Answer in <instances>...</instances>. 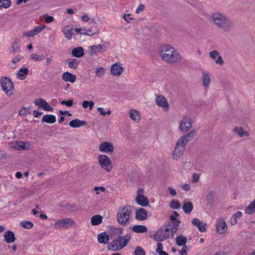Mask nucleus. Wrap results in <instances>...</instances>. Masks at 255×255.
I'll use <instances>...</instances> for the list:
<instances>
[{
	"label": "nucleus",
	"instance_id": "nucleus-19",
	"mask_svg": "<svg viewBox=\"0 0 255 255\" xmlns=\"http://www.w3.org/2000/svg\"><path fill=\"white\" fill-rule=\"evenodd\" d=\"M232 131L240 137H248L250 135L249 132L244 130L242 127L236 126L233 128Z\"/></svg>",
	"mask_w": 255,
	"mask_h": 255
},
{
	"label": "nucleus",
	"instance_id": "nucleus-41",
	"mask_svg": "<svg viewBox=\"0 0 255 255\" xmlns=\"http://www.w3.org/2000/svg\"><path fill=\"white\" fill-rule=\"evenodd\" d=\"M76 79V77L75 75L68 72H65V81L74 83L75 82Z\"/></svg>",
	"mask_w": 255,
	"mask_h": 255
},
{
	"label": "nucleus",
	"instance_id": "nucleus-30",
	"mask_svg": "<svg viewBox=\"0 0 255 255\" xmlns=\"http://www.w3.org/2000/svg\"><path fill=\"white\" fill-rule=\"evenodd\" d=\"M84 54V50L82 47H78L74 48L72 51V55L77 58L82 57Z\"/></svg>",
	"mask_w": 255,
	"mask_h": 255
},
{
	"label": "nucleus",
	"instance_id": "nucleus-8",
	"mask_svg": "<svg viewBox=\"0 0 255 255\" xmlns=\"http://www.w3.org/2000/svg\"><path fill=\"white\" fill-rule=\"evenodd\" d=\"M192 126V121L188 116H183L179 122V129L183 132L188 131Z\"/></svg>",
	"mask_w": 255,
	"mask_h": 255
},
{
	"label": "nucleus",
	"instance_id": "nucleus-27",
	"mask_svg": "<svg viewBox=\"0 0 255 255\" xmlns=\"http://www.w3.org/2000/svg\"><path fill=\"white\" fill-rule=\"evenodd\" d=\"M147 216V212L145 209L140 208L137 210L135 214L136 219L140 221L145 220Z\"/></svg>",
	"mask_w": 255,
	"mask_h": 255
},
{
	"label": "nucleus",
	"instance_id": "nucleus-43",
	"mask_svg": "<svg viewBox=\"0 0 255 255\" xmlns=\"http://www.w3.org/2000/svg\"><path fill=\"white\" fill-rule=\"evenodd\" d=\"M187 242V238L183 236H179L176 238V243L179 246H185Z\"/></svg>",
	"mask_w": 255,
	"mask_h": 255
},
{
	"label": "nucleus",
	"instance_id": "nucleus-39",
	"mask_svg": "<svg viewBox=\"0 0 255 255\" xmlns=\"http://www.w3.org/2000/svg\"><path fill=\"white\" fill-rule=\"evenodd\" d=\"M22 56L19 55L15 56L9 62V67L12 69L15 68L16 67V64L19 62L22 59Z\"/></svg>",
	"mask_w": 255,
	"mask_h": 255
},
{
	"label": "nucleus",
	"instance_id": "nucleus-46",
	"mask_svg": "<svg viewBox=\"0 0 255 255\" xmlns=\"http://www.w3.org/2000/svg\"><path fill=\"white\" fill-rule=\"evenodd\" d=\"M43 57H44L43 55H40L37 54L33 53L29 55V59L35 61H39L43 59Z\"/></svg>",
	"mask_w": 255,
	"mask_h": 255
},
{
	"label": "nucleus",
	"instance_id": "nucleus-13",
	"mask_svg": "<svg viewBox=\"0 0 255 255\" xmlns=\"http://www.w3.org/2000/svg\"><path fill=\"white\" fill-rule=\"evenodd\" d=\"M196 134V130L192 129L189 132L182 135L178 140L186 145L188 141L192 140L195 137Z\"/></svg>",
	"mask_w": 255,
	"mask_h": 255
},
{
	"label": "nucleus",
	"instance_id": "nucleus-5",
	"mask_svg": "<svg viewBox=\"0 0 255 255\" xmlns=\"http://www.w3.org/2000/svg\"><path fill=\"white\" fill-rule=\"evenodd\" d=\"M1 86L2 90L7 96H10L13 94L14 85L10 79L7 77H3L0 79Z\"/></svg>",
	"mask_w": 255,
	"mask_h": 255
},
{
	"label": "nucleus",
	"instance_id": "nucleus-3",
	"mask_svg": "<svg viewBox=\"0 0 255 255\" xmlns=\"http://www.w3.org/2000/svg\"><path fill=\"white\" fill-rule=\"evenodd\" d=\"M130 239V236L128 234L121 236L116 240L112 241L109 245L108 248L113 251H119L127 246Z\"/></svg>",
	"mask_w": 255,
	"mask_h": 255
},
{
	"label": "nucleus",
	"instance_id": "nucleus-56",
	"mask_svg": "<svg viewBox=\"0 0 255 255\" xmlns=\"http://www.w3.org/2000/svg\"><path fill=\"white\" fill-rule=\"evenodd\" d=\"M178 216L179 214L177 212H173V215L170 216V219L171 222L169 223L172 224L176 221H179L178 220L176 219V217H178Z\"/></svg>",
	"mask_w": 255,
	"mask_h": 255
},
{
	"label": "nucleus",
	"instance_id": "nucleus-31",
	"mask_svg": "<svg viewBox=\"0 0 255 255\" xmlns=\"http://www.w3.org/2000/svg\"><path fill=\"white\" fill-rule=\"evenodd\" d=\"M243 216L242 212L241 211H238L237 213L233 215L231 218L230 223L232 226L236 225L238 223V220L241 218Z\"/></svg>",
	"mask_w": 255,
	"mask_h": 255
},
{
	"label": "nucleus",
	"instance_id": "nucleus-62",
	"mask_svg": "<svg viewBox=\"0 0 255 255\" xmlns=\"http://www.w3.org/2000/svg\"><path fill=\"white\" fill-rule=\"evenodd\" d=\"M192 181L194 183H196L199 181V175L196 173H194L192 175Z\"/></svg>",
	"mask_w": 255,
	"mask_h": 255
},
{
	"label": "nucleus",
	"instance_id": "nucleus-11",
	"mask_svg": "<svg viewBox=\"0 0 255 255\" xmlns=\"http://www.w3.org/2000/svg\"><path fill=\"white\" fill-rule=\"evenodd\" d=\"M45 27L46 26L44 25L36 26L32 29L24 31L22 34L25 37L32 38L41 32Z\"/></svg>",
	"mask_w": 255,
	"mask_h": 255
},
{
	"label": "nucleus",
	"instance_id": "nucleus-36",
	"mask_svg": "<svg viewBox=\"0 0 255 255\" xmlns=\"http://www.w3.org/2000/svg\"><path fill=\"white\" fill-rule=\"evenodd\" d=\"M103 217L101 215H96L93 216L91 219V222L93 226H97L102 222Z\"/></svg>",
	"mask_w": 255,
	"mask_h": 255
},
{
	"label": "nucleus",
	"instance_id": "nucleus-51",
	"mask_svg": "<svg viewBox=\"0 0 255 255\" xmlns=\"http://www.w3.org/2000/svg\"><path fill=\"white\" fill-rule=\"evenodd\" d=\"M41 108L46 111L52 112L53 111V108L46 101L43 103Z\"/></svg>",
	"mask_w": 255,
	"mask_h": 255
},
{
	"label": "nucleus",
	"instance_id": "nucleus-49",
	"mask_svg": "<svg viewBox=\"0 0 255 255\" xmlns=\"http://www.w3.org/2000/svg\"><path fill=\"white\" fill-rule=\"evenodd\" d=\"M95 73L97 77H102L105 74V69L103 67H99L96 70Z\"/></svg>",
	"mask_w": 255,
	"mask_h": 255
},
{
	"label": "nucleus",
	"instance_id": "nucleus-6",
	"mask_svg": "<svg viewBox=\"0 0 255 255\" xmlns=\"http://www.w3.org/2000/svg\"><path fill=\"white\" fill-rule=\"evenodd\" d=\"M185 145L177 140L175 146L172 151V158L173 160L177 161L183 155L185 151Z\"/></svg>",
	"mask_w": 255,
	"mask_h": 255
},
{
	"label": "nucleus",
	"instance_id": "nucleus-54",
	"mask_svg": "<svg viewBox=\"0 0 255 255\" xmlns=\"http://www.w3.org/2000/svg\"><path fill=\"white\" fill-rule=\"evenodd\" d=\"M76 28L73 29H70L69 30H67V32L66 33V37L68 39H71L72 37L73 36L74 33V32H75Z\"/></svg>",
	"mask_w": 255,
	"mask_h": 255
},
{
	"label": "nucleus",
	"instance_id": "nucleus-47",
	"mask_svg": "<svg viewBox=\"0 0 255 255\" xmlns=\"http://www.w3.org/2000/svg\"><path fill=\"white\" fill-rule=\"evenodd\" d=\"M11 5L10 0H0V7L3 8H7Z\"/></svg>",
	"mask_w": 255,
	"mask_h": 255
},
{
	"label": "nucleus",
	"instance_id": "nucleus-7",
	"mask_svg": "<svg viewBox=\"0 0 255 255\" xmlns=\"http://www.w3.org/2000/svg\"><path fill=\"white\" fill-rule=\"evenodd\" d=\"M98 161L102 168L108 172L111 170L113 167L112 162L107 155L105 154L100 155L98 157Z\"/></svg>",
	"mask_w": 255,
	"mask_h": 255
},
{
	"label": "nucleus",
	"instance_id": "nucleus-57",
	"mask_svg": "<svg viewBox=\"0 0 255 255\" xmlns=\"http://www.w3.org/2000/svg\"><path fill=\"white\" fill-rule=\"evenodd\" d=\"M55 226L57 229H61L64 227V220H61L57 221L55 223Z\"/></svg>",
	"mask_w": 255,
	"mask_h": 255
},
{
	"label": "nucleus",
	"instance_id": "nucleus-60",
	"mask_svg": "<svg viewBox=\"0 0 255 255\" xmlns=\"http://www.w3.org/2000/svg\"><path fill=\"white\" fill-rule=\"evenodd\" d=\"M94 190L96 191V194L98 195L100 194L99 191H101L102 192H105L106 190V189L104 187L100 186V187H96L94 188Z\"/></svg>",
	"mask_w": 255,
	"mask_h": 255
},
{
	"label": "nucleus",
	"instance_id": "nucleus-12",
	"mask_svg": "<svg viewBox=\"0 0 255 255\" xmlns=\"http://www.w3.org/2000/svg\"><path fill=\"white\" fill-rule=\"evenodd\" d=\"M216 229L220 235L224 234L228 230L227 223L224 218H219L216 222Z\"/></svg>",
	"mask_w": 255,
	"mask_h": 255
},
{
	"label": "nucleus",
	"instance_id": "nucleus-64",
	"mask_svg": "<svg viewBox=\"0 0 255 255\" xmlns=\"http://www.w3.org/2000/svg\"><path fill=\"white\" fill-rule=\"evenodd\" d=\"M187 249L188 248L187 246H184L180 251L181 255H186Z\"/></svg>",
	"mask_w": 255,
	"mask_h": 255
},
{
	"label": "nucleus",
	"instance_id": "nucleus-4",
	"mask_svg": "<svg viewBox=\"0 0 255 255\" xmlns=\"http://www.w3.org/2000/svg\"><path fill=\"white\" fill-rule=\"evenodd\" d=\"M217 26L224 30H228L233 26V23L227 17H210Z\"/></svg>",
	"mask_w": 255,
	"mask_h": 255
},
{
	"label": "nucleus",
	"instance_id": "nucleus-48",
	"mask_svg": "<svg viewBox=\"0 0 255 255\" xmlns=\"http://www.w3.org/2000/svg\"><path fill=\"white\" fill-rule=\"evenodd\" d=\"M94 106V103L93 101L89 102L88 101H84L82 103V107L84 109L87 108L89 107L90 110H92Z\"/></svg>",
	"mask_w": 255,
	"mask_h": 255
},
{
	"label": "nucleus",
	"instance_id": "nucleus-15",
	"mask_svg": "<svg viewBox=\"0 0 255 255\" xmlns=\"http://www.w3.org/2000/svg\"><path fill=\"white\" fill-rule=\"evenodd\" d=\"M153 239L157 241H162L169 238V236L166 233L164 228L159 229L154 235Z\"/></svg>",
	"mask_w": 255,
	"mask_h": 255
},
{
	"label": "nucleus",
	"instance_id": "nucleus-44",
	"mask_svg": "<svg viewBox=\"0 0 255 255\" xmlns=\"http://www.w3.org/2000/svg\"><path fill=\"white\" fill-rule=\"evenodd\" d=\"M19 225L20 227L26 229H29L33 227V224L31 222L26 221H21Z\"/></svg>",
	"mask_w": 255,
	"mask_h": 255
},
{
	"label": "nucleus",
	"instance_id": "nucleus-26",
	"mask_svg": "<svg viewBox=\"0 0 255 255\" xmlns=\"http://www.w3.org/2000/svg\"><path fill=\"white\" fill-rule=\"evenodd\" d=\"M3 237L4 241L7 243H13L16 240L14 233L11 231L5 232L3 235Z\"/></svg>",
	"mask_w": 255,
	"mask_h": 255
},
{
	"label": "nucleus",
	"instance_id": "nucleus-32",
	"mask_svg": "<svg viewBox=\"0 0 255 255\" xmlns=\"http://www.w3.org/2000/svg\"><path fill=\"white\" fill-rule=\"evenodd\" d=\"M28 71L27 68H20L17 74V78L20 80H24L28 74Z\"/></svg>",
	"mask_w": 255,
	"mask_h": 255
},
{
	"label": "nucleus",
	"instance_id": "nucleus-18",
	"mask_svg": "<svg viewBox=\"0 0 255 255\" xmlns=\"http://www.w3.org/2000/svg\"><path fill=\"white\" fill-rule=\"evenodd\" d=\"M156 103L159 107H162L165 111L169 109V104L166 98L162 95H159L156 97Z\"/></svg>",
	"mask_w": 255,
	"mask_h": 255
},
{
	"label": "nucleus",
	"instance_id": "nucleus-34",
	"mask_svg": "<svg viewBox=\"0 0 255 255\" xmlns=\"http://www.w3.org/2000/svg\"><path fill=\"white\" fill-rule=\"evenodd\" d=\"M98 242L103 244H107L109 243V236L105 233H102L98 236Z\"/></svg>",
	"mask_w": 255,
	"mask_h": 255
},
{
	"label": "nucleus",
	"instance_id": "nucleus-14",
	"mask_svg": "<svg viewBox=\"0 0 255 255\" xmlns=\"http://www.w3.org/2000/svg\"><path fill=\"white\" fill-rule=\"evenodd\" d=\"M179 223L180 221H176L172 224L168 223L164 226V229L166 233L168 234L169 238L172 237L174 234L176 233L178 229Z\"/></svg>",
	"mask_w": 255,
	"mask_h": 255
},
{
	"label": "nucleus",
	"instance_id": "nucleus-20",
	"mask_svg": "<svg viewBox=\"0 0 255 255\" xmlns=\"http://www.w3.org/2000/svg\"><path fill=\"white\" fill-rule=\"evenodd\" d=\"M123 71V68L119 63L114 64L111 68V74L114 76L120 75Z\"/></svg>",
	"mask_w": 255,
	"mask_h": 255
},
{
	"label": "nucleus",
	"instance_id": "nucleus-53",
	"mask_svg": "<svg viewBox=\"0 0 255 255\" xmlns=\"http://www.w3.org/2000/svg\"><path fill=\"white\" fill-rule=\"evenodd\" d=\"M170 206L172 209H177L180 208V204L178 201L172 200L170 203Z\"/></svg>",
	"mask_w": 255,
	"mask_h": 255
},
{
	"label": "nucleus",
	"instance_id": "nucleus-59",
	"mask_svg": "<svg viewBox=\"0 0 255 255\" xmlns=\"http://www.w3.org/2000/svg\"><path fill=\"white\" fill-rule=\"evenodd\" d=\"M65 208H66V209H67L69 211H73L76 210V207L74 205H72L69 203H67L65 205Z\"/></svg>",
	"mask_w": 255,
	"mask_h": 255
},
{
	"label": "nucleus",
	"instance_id": "nucleus-38",
	"mask_svg": "<svg viewBox=\"0 0 255 255\" xmlns=\"http://www.w3.org/2000/svg\"><path fill=\"white\" fill-rule=\"evenodd\" d=\"M42 122L49 124H53L56 121V118L52 115H46L41 120Z\"/></svg>",
	"mask_w": 255,
	"mask_h": 255
},
{
	"label": "nucleus",
	"instance_id": "nucleus-52",
	"mask_svg": "<svg viewBox=\"0 0 255 255\" xmlns=\"http://www.w3.org/2000/svg\"><path fill=\"white\" fill-rule=\"evenodd\" d=\"M74 225V222L71 219H65V228H70Z\"/></svg>",
	"mask_w": 255,
	"mask_h": 255
},
{
	"label": "nucleus",
	"instance_id": "nucleus-9",
	"mask_svg": "<svg viewBox=\"0 0 255 255\" xmlns=\"http://www.w3.org/2000/svg\"><path fill=\"white\" fill-rule=\"evenodd\" d=\"M109 47V44L108 43L93 45L90 47V54L91 55H97L98 53L107 51Z\"/></svg>",
	"mask_w": 255,
	"mask_h": 255
},
{
	"label": "nucleus",
	"instance_id": "nucleus-28",
	"mask_svg": "<svg viewBox=\"0 0 255 255\" xmlns=\"http://www.w3.org/2000/svg\"><path fill=\"white\" fill-rule=\"evenodd\" d=\"M13 147L16 150L28 149L30 148V144L28 142L18 141L14 144Z\"/></svg>",
	"mask_w": 255,
	"mask_h": 255
},
{
	"label": "nucleus",
	"instance_id": "nucleus-23",
	"mask_svg": "<svg viewBox=\"0 0 255 255\" xmlns=\"http://www.w3.org/2000/svg\"><path fill=\"white\" fill-rule=\"evenodd\" d=\"M21 50V43L20 40L15 38L12 43L11 48L10 49V52L13 54L20 52Z\"/></svg>",
	"mask_w": 255,
	"mask_h": 255
},
{
	"label": "nucleus",
	"instance_id": "nucleus-22",
	"mask_svg": "<svg viewBox=\"0 0 255 255\" xmlns=\"http://www.w3.org/2000/svg\"><path fill=\"white\" fill-rule=\"evenodd\" d=\"M75 32L77 33H81V34L88 35L89 36H92L96 34V31L94 30L92 27L90 28H77L75 29Z\"/></svg>",
	"mask_w": 255,
	"mask_h": 255
},
{
	"label": "nucleus",
	"instance_id": "nucleus-61",
	"mask_svg": "<svg viewBox=\"0 0 255 255\" xmlns=\"http://www.w3.org/2000/svg\"><path fill=\"white\" fill-rule=\"evenodd\" d=\"M123 19L127 23H133L134 22V18L133 17H123Z\"/></svg>",
	"mask_w": 255,
	"mask_h": 255
},
{
	"label": "nucleus",
	"instance_id": "nucleus-17",
	"mask_svg": "<svg viewBox=\"0 0 255 255\" xmlns=\"http://www.w3.org/2000/svg\"><path fill=\"white\" fill-rule=\"evenodd\" d=\"M114 150L113 144L111 142L105 141L99 145V150L103 152H112Z\"/></svg>",
	"mask_w": 255,
	"mask_h": 255
},
{
	"label": "nucleus",
	"instance_id": "nucleus-2",
	"mask_svg": "<svg viewBox=\"0 0 255 255\" xmlns=\"http://www.w3.org/2000/svg\"><path fill=\"white\" fill-rule=\"evenodd\" d=\"M131 215V208L129 205H125L119 208L117 214V221L121 225L125 226L129 222Z\"/></svg>",
	"mask_w": 255,
	"mask_h": 255
},
{
	"label": "nucleus",
	"instance_id": "nucleus-16",
	"mask_svg": "<svg viewBox=\"0 0 255 255\" xmlns=\"http://www.w3.org/2000/svg\"><path fill=\"white\" fill-rule=\"evenodd\" d=\"M201 80L203 87L206 89L208 88L211 83V78L209 72L202 71L201 72Z\"/></svg>",
	"mask_w": 255,
	"mask_h": 255
},
{
	"label": "nucleus",
	"instance_id": "nucleus-33",
	"mask_svg": "<svg viewBox=\"0 0 255 255\" xmlns=\"http://www.w3.org/2000/svg\"><path fill=\"white\" fill-rule=\"evenodd\" d=\"M81 19L82 21L88 22L92 27L96 25L98 22H99L98 18L96 19L93 17H81Z\"/></svg>",
	"mask_w": 255,
	"mask_h": 255
},
{
	"label": "nucleus",
	"instance_id": "nucleus-35",
	"mask_svg": "<svg viewBox=\"0 0 255 255\" xmlns=\"http://www.w3.org/2000/svg\"><path fill=\"white\" fill-rule=\"evenodd\" d=\"M245 213L248 215L255 213V199L246 207Z\"/></svg>",
	"mask_w": 255,
	"mask_h": 255
},
{
	"label": "nucleus",
	"instance_id": "nucleus-45",
	"mask_svg": "<svg viewBox=\"0 0 255 255\" xmlns=\"http://www.w3.org/2000/svg\"><path fill=\"white\" fill-rule=\"evenodd\" d=\"M214 192L213 191H210L206 197V200L209 205H211L214 202Z\"/></svg>",
	"mask_w": 255,
	"mask_h": 255
},
{
	"label": "nucleus",
	"instance_id": "nucleus-63",
	"mask_svg": "<svg viewBox=\"0 0 255 255\" xmlns=\"http://www.w3.org/2000/svg\"><path fill=\"white\" fill-rule=\"evenodd\" d=\"M181 188L185 191H188L190 189V185L189 184H183L180 185Z\"/></svg>",
	"mask_w": 255,
	"mask_h": 255
},
{
	"label": "nucleus",
	"instance_id": "nucleus-10",
	"mask_svg": "<svg viewBox=\"0 0 255 255\" xmlns=\"http://www.w3.org/2000/svg\"><path fill=\"white\" fill-rule=\"evenodd\" d=\"M144 190L142 188H138L137 191L136 202L142 207H146L149 204L147 197L143 195Z\"/></svg>",
	"mask_w": 255,
	"mask_h": 255
},
{
	"label": "nucleus",
	"instance_id": "nucleus-21",
	"mask_svg": "<svg viewBox=\"0 0 255 255\" xmlns=\"http://www.w3.org/2000/svg\"><path fill=\"white\" fill-rule=\"evenodd\" d=\"M128 115L130 119L135 122L138 123L140 121V114L135 109H131L128 111Z\"/></svg>",
	"mask_w": 255,
	"mask_h": 255
},
{
	"label": "nucleus",
	"instance_id": "nucleus-25",
	"mask_svg": "<svg viewBox=\"0 0 255 255\" xmlns=\"http://www.w3.org/2000/svg\"><path fill=\"white\" fill-rule=\"evenodd\" d=\"M192 224L197 227L198 230L201 232H204L206 230L207 224L201 222L198 218H194L192 221Z\"/></svg>",
	"mask_w": 255,
	"mask_h": 255
},
{
	"label": "nucleus",
	"instance_id": "nucleus-1",
	"mask_svg": "<svg viewBox=\"0 0 255 255\" xmlns=\"http://www.w3.org/2000/svg\"><path fill=\"white\" fill-rule=\"evenodd\" d=\"M160 54L162 58L168 63H175L181 60L179 52L169 45L163 46L160 50Z\"/></svg>",
	"mask_w": 255,
	"mask_h": 255
},
{
	"label": "nucleus",
	"instance_id": "nucleus-55",
	"mask_svg": "<svg viewBox=\"0 0 255 255\" xmlns=\"http://www.w3.org/2000/svg\"><path fill=\"white\" fill-rule=\"evenodd\" d=\"M45 101V100H44V99H43L42 98H38V99H36L34 100V103L36 106H37L40 108H41V107L42 106V105Z\"/></svg>",
	"mask_w": 255,
	"mask_h": 255
},
{
	"label": "nucleus",
	"instance_id": "nucleus-37",
	"mask_svg": "<svg viewBox=\"0 0 255 255\" xmlns=\"http://www.w3.org/2000/svg\"><path fill=\"white\" fill-rule=\"evenodd\" d=\"M193 209V206L191 202H185L183 205V210L187 214H189Z\"/></svg>",
	"mask_w": 255,
	"mask_h": 255
},
{
	"label": "nucleus",
	"instance_id": "nucleus-24",
	"mask_svg": "<svg viewBox=\"0 0 255 255\" xmlns=\"http://www.w3.org/2000/svg\"><path fill=\"white\" fill-rule=\"evenodd\" d=\"M209 55L212 59L215 60L216 64L222 65L224 63V60L217 50L211 51L209 53Z\"/></svg>",
	"mask_w": 255,
	"mask_h": 255
},
{
	"label": "nucleus",
	"instance_id": "nucleus-50",
	"mask_svg": "<svg viewBox=\"0 0 255 255\" xmlns=\"http://www.w3.org/2000/svg\"><path fill=\"white\" fill-rule=\"evenodd\" d=\"M134 255H145L143 249L140 246L136 247L134 252Z\"/></svg>",
	"mask_w": 255,
	"mask_h": 255
},
{
	"label": "nucleus",
	"instance_id": "nucleus-40",
	"mask_svg": "<svg viewBox=\"0 0 255 255\" xmlns=\"http://www.w3.org/2000/svg\"><path fill=\"white\" fill-rule=\"evenodd\" d=\"M132 230L136 233H144L147 232V229L143 225H135L132 227Z\"/></svg>",
	"mask_w": 255,
	"mask_h": 255
},
{
	"label": "nucleus",
	"instance_id": "nucleus-42",
	"mask_svg": "<svg viewBox=\"0 0 255 255\" xmlns=\"http://www.w3.org/2000/svg\"><path fill=\"white\" fill-rule=\"evenodd\" d=\"M67 62L69 67L72 69H76L79 64V61L77 59H70Z\"/></svg>",
	"mask_w": 255,
	"mask_h": 255
},
{
	"label": "nucleus",
	"instance_id": "nucleus-58",
	"mask_svg": "<svg viewBox=\"0 0 255 255\" xmlns=\"http://www.w3.org/2000/svg\"><path fill=\"white\" fill-rule=\"evenodd\" d=\"M145 9V5L143 4H140L135 10V13L137 14L141 13Z\"/></svg>",
	"mask_w": 255,
	"mask_h": 255
},
{
	"label": "nucleus",
	"instance_id": "nucleus-29",
	"mask_svg": "<svg viewBox=\"0 0 255 255\" xmlns=\"http://www.w3.org/2000/svg\"><path fill=\"white\" fill-rule=\"evenodd\" d=\"M86 122L84 121H80L76 119L71 121L69 123V126L73 128H78L86 125Z\"/></svg>",
	"mask_w": 255,
	"mask_h": 255
}]
</instances>
